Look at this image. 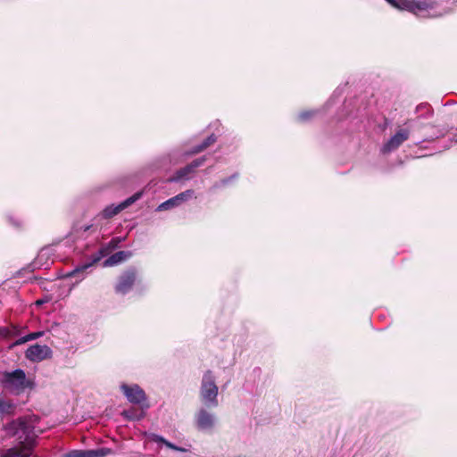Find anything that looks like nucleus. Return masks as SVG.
I'll return each mask as SVG.
<instances>
[{
  "instance_id": "obj_1",
  "label": "nucleus",
  "mask_w": 457,
  "mask_h": 457,
  "mask_svg": "<svg viewBox=\"0 0 457 457\" xmlns=\"http://www.w3.org/2000/svg\"><path fill=\"white\" fill-rule=\"evenodd\" d=\"M6 431L17 437V444L6 450L2 457H31L35 443L32 422L25 419L13 420L6 426Z\"/></svg>"
},
{
  "instance_id": "obj_2",
  "label": "nucleus",
  "mask_w": 457,
  "mask_h": 457,
  "mask_svg": "<svg viewBox=\"0 0 457 457\" xmlns=\"http://www.w3.org/2000/svg\"><path fill=\"white\" fill-rule=\"evenodd\" d=\"M395 8L407 11L420 18H437L447 13L445 0H386Z\"/></svg>"
},
{
  "instance_id": "obj_3",
  "label": "nucleus",
  "mask_w": 457,
  "mask_h": 457,
  "mask_svg": "<svg viewBox=\"0 0 457 457\" xmlns=\"http://www.w3.org/2000/svg\"><path fill=\"white\" fill-rule=\"evenodd\" d=\"M219 387L216 384L214 373L208 370L202 377L199 389V398L204 405L209 408H216L219 405Z\"/></svg>"
},
{
  "instance_id": "obj_4",
  "label": "nucleus",
  "mask_w": 457,
  "mask_h": 457,
  "mask_svg": "<svg viewBox=\"0 0 457 457\" xmlns=\"http://www.w3.org/2000/svg\"><path fill=\"white\" fill-rule=\"evenodd\" d=\"M2 386L13 395H20L30 386V381L21 369L12 371H4L0 378Z\"/></svg>"
},
{
  "instance_id": "obj_5",
  "label": "nucleus",
  "mask_w": 457,
  "mask_h": 457,
  "mask_svg": "<svg viewBox=\"0 0 457 457\" xmlns=\"http://www.w3.org/2000/svg\"><path fill=\"white\" fill-rule=\"evenodd\" d=\"M209 409V407L203 405L195 413V425L200 431L211 432L215 428L218 423L216 414Z\"/></svg>"
},
{
  "instance_id": "obj_6",
  "label": "nucleus",
  "mask_w": 457,
  "mask_h": 457,
  "mask_svg": "<svg viewBox=\"0 0 457 457\" xmlns=\"http://www.w3.org/2000/svg\"><path fill=\"white\" fill-rule=\"evenodd\" d=\"M137 278V270L134 267H130L124 270L120 277L114 287L115 293L118 295H127L134 286Z\"/></svg>"
},
{
  "instance_id": "obj_7",
  "label": "nucleus",
  "mask_w": 457,
  "mask_h": 457,
  "mask_svg": "<svg viewBox=\"0 0 457 457\" xmlns=\"http://www.w3.org/2000/svg\"><path fill=\"white\" fill-rule=\"evenodd\" d=\"M120 388L130 403L141 406L146 404V395L137 384L128 385L123 383L120 385Z\"/></svg>"
},
{
  "instance_id": "obj_8",
  "label": "nucleus",
  "mask_w": 457,
  "mask_h": 457,
  "mask_svg": "<svg viewBox=\"0 0 457 457\" xmlns=\"http://www.w3.org/2000/svg\"><path fill=\"white\" fill-rule=\"evenodd\" d=\"M195 196V191L192 189H187L184 192H181L178 194L177 195L164 201L163 203L160 204L157 208L156 212H163L171 210L173 208L180 206L183 203L188 201L189 199L193 198Z\"/></svg>"
},
{
  "instance_id": "obj_9",
  "label": "nucleus",
  "mask_w": 457,
  "mask_h": 457,
  "mask_svg": "<svg viewBox=\"0 0 457 457\" xmlns=\"http://www.w3.org/2000/svg\"><path fill=\"white\" fill-rule=\"evenodd\" d=\"M52 350L49 346L46 345H33L29 346L25 352V356L28 360L33 362H39L44 360L49 359L52 357Z\"/></svg>"
},
{
  "instance_id": "obj_10",
  "label": "nucleus",
  "mask_w": 457,
  "mask_h": 457,
  "mask_svg": "<svg viewBox=\"0 0 457 457\" xmlns=\"http://www.w3.org/2000/svg\"><path fill=\"white\" fill-rule=\"evenodd\" d=\"M409 137L410 131L407 129H400L383 145L381 153L386 154L396 150Z\"/></svg>"
},
{
  "instance_id": "obj_11",
  "label": "nucleus",
  "mask_w": 457,
  "mask_h": 457,
  "mask_svg": "<svg viewBox=\"0 0 457 457\" xmlns=\"http://www.w3.org/2000/svg\"><path fill=\"white\" fill-rule=\"evenodd\" d=\"M141 193H136L132 196L127 198L126 200H124L123 202L117 205L112 204L106 206L102 212L103 217L105 219L112 218L113 216L117 215L121 211L134 204L136 201H137L141 197Z\"/></svg>"
},
{
  "instance_id": "obj_12",
  "label": "nucleus",
  "mask_w": 457,
  "mask_h": 457,
  "mask_svg": "<svg viewBox=\"0 0 457 457\" xmlns=\"http://www.w3.org/2000/svg\"><path fill=\"white\" fill-rule=\"evenodd\" d=\"M112 453L110 448H97L88 450H73L64 455V457H105Z\"/></svg>"
},
{
  "instance_id": "obj_13",
  "label": "nucleus",
  "mask_w": 457,
  "mask_h": 457,
  "mask_svg": "<svg viewBox=\"0 0 457 457\" xmlns=\"http://www.w3.org/2000/svg\"><path fill=\"white\" fill-rule=\"evenodd\" d=\"M105 254L104 250H100L99 255L94 258V260L91 262L84 263L80 266L76 267L74 270H72L71 272H69L66 277H79V281H81L86 275V271L87 269H89L94 263L97 262L102 256Z\"/></svg>"
},
{
  "instance_id": "obj_14",
  "label": "nucleus",
  "mask_w": 457,
  "mask_h": 457,
  "mask_svg": "<svg viewBox=\"0 0 457 457\" xmlns=\"http://www.w3.org/2000/svg\"><path fill=\"white\" fill-rule=\"evenodd\" d=\"M132 256V253L130 251H119L112 254L104 262V267H110L113 265H117Z\"/></svg>"
},
{
  "instance_id": "obj_15",
  "label": "nucleus",
  "mask_w": 457,
  "mask_h": 457,
  "mask_svg": "<svg viewBox=\"0 0 457 457\" xmlns=\"http://www.w3.org/2000/svg\"><path fill=\"white\" fill-rule=\"evenodd\" d=\"M148 408V404L142 405L141 411H137L135 408H129L128 410H124L121 412V415L127 420H140L145 417V410Z\"/></svg>"
},
{
  "instance_id": "obj_16",
  "label": "nucleus",
  "mask_w": 457,
  "mask_h": 457,
  "mask_svg": "<svg viewBox=\"0 0 457 457\" xmlns=\"http://www.w3.org/2000/svg\"><path fill=\"white\" fill-rule=\"evenodd\" d=\"M16 410V404L11 401L0 396V418L12 416Z\"/></svg>"
},
{
  "instance_id": "obj_17",
  "label": "nucleus",
  "mask_w": 457,
  "mask_h": 457,
  "mask_svg": "<svg viewBox=\"0 0 457 457\" xmlns=\"http://www.w3.org/2000/svg\"><path fill=\"white\" fill-rule=\"evenodd\" d=\"M217 141V137L214 134L210 135L200 145H195L189 153H184L183 155L195 154L203 152Z\"/></svg>"
},
{
  "instance_id": "obj_18",
  "label": "nucleus",
  "mask_w": 457,
  "mask_h": 457,
  "mask_svg": "<svg viewBox=\"0 0 457 457\" xmlns=\"http://www.w3.org/2000/svg\"><path fill=\"white\" fill-rule=\"evenodd\" d=\"M319 112L318 109L302 111L296 115L295 121L298 123H307L315 118Z\"/></svg>"
},
{
  "instance_id": "obj_19",
  "label": "nucleus",
  "mask_w": 457,
  "mask_h": 457,
  "mask_svg": "<svg viewBox=\"0 0 457 457\" xmlns=\"http://www.w3.org/2000/svg\"><path fill=\"white\" fill-rule=\"evenodd\" d=\"M147 438L150 441H153V442H155V443H162V444L165 445L168 448L172 449L174 451H176L178 449L177 445H175L174 444L167 441L164 437H162L160 435H157V434H154V433H150V434L147 435Z\"/></svg>"
},
{
  "instance_id": "obj_20",
  "label": "nucleus",
  "mask_w": 457,
  "mask_h": 457,
  "mask_svg": "<svg viewBox=\"0 0 457 457\" xmlns=\"http://www.w3.org/2000/svg\"><path fill=\"white\" fill-rule=\"evenodd\" d=\"M195 170H192L189 164L177 170L175 173V177L172 180L179 181L180 179H188L190 174H192Z\"/></svg>"
},
{
  "instance_id": "obj_21",
  "label": "nucleus",
  "mask_w": 457,
  "mask_h": 457,
  "mask_svg": "<svg viewBox=\"0 0 457 457\" xmlns=\"http://www.w3.org/2000/svg\"><path fill=\"white\" fill-rule=\"evenodd\" d=\"M43 335H44V331H37V332L29 333L27 336L21 337L19 339H17L15 341V343L13 344V345H20L25 344V343H27L29 341L37 339L40 337H42Z\"/></svg>"
},
{
  "instance_id": "obj_22",
  "label": "nucleus",
  "mask_w": 457,
  "mask_h": 457,
  "mask_svg": "<svg viewBox=\"0 0 457 457\" xmlns=\"http://www.w3.org/2000/svg\"><path fill=\"white\" fill-rule=\"evenodd\" d=\"M237 178H238V174L234 173L233 175L228 177V178H224V179H220V181L214 183L213 186L212 187V189L216 190L220 187H226V186L229 185L230 183H232L233 181H235Z\"/></svg>"
},
{
  "instance_id": "obj_23",
  "label": "nucleus",
  "mask_w": 457,
  "mask_h": 457,
  "mask_svg": "<svg viewBox=\"0 0 457 457\" xmlns=\"http://www.w3.org/2000/svg\"><path fill=\"white\" fill-rule=\"evenodd\" d=\"M7 220L12 226H13L16 228H20L23 225L22 220L17 217H14L13 215H8Z\"/></svg>"
},
{
  "instance_id": "obj_24",
  "label": "nucleus",
  "mask_w": 457,
  "mask_h": 457,
  "mask_svg": "<svg viewBox=\"0 0 457 457\" xmlns=\"http://www.w3.org/2000/svg\"><path fill=\"white\" fill-rule=\"evenodd\" d=\"M205 160H206V158L204 156H203V157L194 160L192 162L189 163V165L192 168V170H195L196 168L203 165L204 163Z\"/></svg>"
},
{
  "instance_id": "obj_25",
  "label": "nucleus",
  "mask_w": 457,
  "mask_h": 457,
  "mask_svg": "<svg viewBox=\"0 0 457 457\" xmlns=\"http://www.w3.org/2000/svg\"><path fill=\"white\" fill-rule=\"evenodd\" d=\"M51 247L42 248L38 253L37 260L41 261L42 259L48 257L51 254Z\"/></svg>"
},
{
  "instance_id": "obj_26",
  "label": "nucleus",
  "mask_w": 457,
  "mask_h": 457,
  "mask_svg": "<svg viewBox=\"0 0 457 457\" xmlns=\"http://www.w3.org/2000/svg\"><path fill=\"white\" fill-rule=\"evenodd\" d=\"M12 332L10 328L2 327L0 328V337H10Z\"/></svg>"
},
{
  "instance_id": "obj_27",
  "label": "nucleus",
  "mask_w": 457,
  "mask_h": 457,
  "mask_svg": "<svg viewBox=\"0 0 457 457\" xmlns=\"http://www.w3.org/2000/svg\"><path fill=\"white\" fill-rule=\"evenodd\" d=\"M125 238H126V237H113V238L111 240L110 244L112 245V248H115V247H117V245H118L120 242L124 241V240H125Z\"/></svg>"
},
{
  "instance_id": "obj_28",
  "label": "nucleus",
  "mask_w": 457,
  "mask_h": 457,
  "mask_svg": "<svg viewBox=\"0 0 457 457\" xmlns=\"http://www.w3.org/2000/svg\"><path fill=\"white\" fill-rule=\"evenodd\" d=\"M46 302H47V300L39 299V300L36 301V304L37 305H42V304H44Z\"/></svg>"
},
{
  "instance_id": "obj_29",
  "label": "nucleus",
  "mask_w": 457,
  "mask_h": 457,
  "mask_svg": "<svg viewBox=\"0 0 457 457\" xmlns=\"http://www.w3.org/2000/svg\"><path fill=\"white\" fill-rule=\"evenodd\" d=\"M177 154H179V152H177V151H173L172 153H170V154H169V157H170V162H172V161H173V160H172V155H173V156H175V155H177Z\"/></svg>"
},
{
  "instance_id": "obj_30",
  "label": "nucleus",
  "mask_w": 457,
  "mask_h": 457,
  "mask_svg": "<svg viewBox=\"0 0 457 457\" xmlns=\"http://www.w3.org/2000/svg\"><path fill=\"white\" fill-rule=\"evenodd\" d=\"M176 451L181 452V453H185V452H187V449H185L183 447H180V446H178V449Z\"/></svg>"
}]
</instances>
